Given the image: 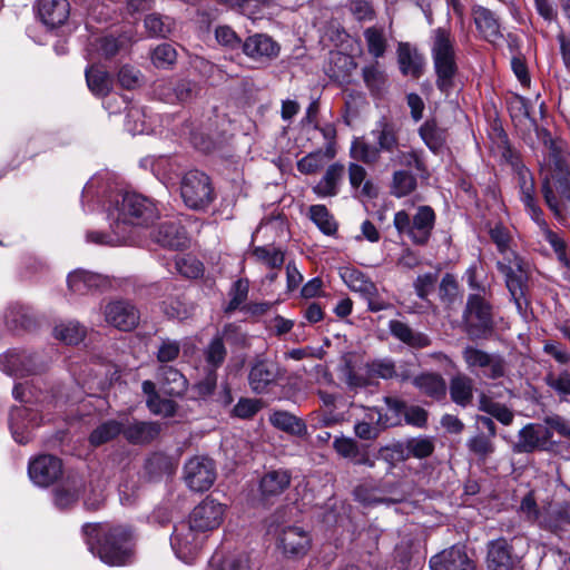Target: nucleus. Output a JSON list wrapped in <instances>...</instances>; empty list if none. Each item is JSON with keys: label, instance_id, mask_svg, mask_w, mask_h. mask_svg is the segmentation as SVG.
<instances>
[{"label": "nucleus", "instance_id": "obj_22", "mask_svg": "<svg viewBox=\"0 0 570 570\" xmlns=\"http://www.w3.org/2000/svg\"><path fill=\"white\" fill-rule=\"evenodd\" d=\"M432 570H474V562L461 547L453 546L430 560Z\"/></svg>", "mask_w": 570, "mask_h": 570}, {"label": "nucleus", "instance_id": "obj_9", "mask_svg": "<svg viewBox=\"0 0 570 570\" xmlns=\"http://www.w3.org/2000/svg\"><path fill=\"white\" fill-rule=\"evenodd\" d=\"M462 357L468 370L471 372L481 371L482 375L489 380H498L505 375L507 362L500 354L488 353L468 345L462 351Z\"/></svg>", "mask_w": 570, "mask_h": 570}, {"label": "nucleus", "instance_id": "obj_34", "mask_svg": "<svg viewBox=\"0 0 570 570\" xmlns=\"http://www.w3.org/2000/svg\"><path fill=\"white\" fill-rule=\"evenodd\" d=\"M291 483V474L286 470H273L264 474L259 483L261 494L269 499L282 494Z\"/></svg>", "mask_w": 570, "mask_h": 570}, {"label": "nucleus", "instance_id": "obj_7", "mask_svg": "<svg viewBox=\"0 0 570 570\" xmlns=\"http://www.w3.org/2000/svg\"><path fill=\"white\" fill-rule=\"evenodd\" d=\"M497 268L503 274L513 301L520 306V301L524 298L528 288V265L519 255L511 252L497 263Z\"/></svg>", "mask_w": 570, "mask_h": 570}, {"label": "nucleus", "instance_id": "obj_35", "mask_svg": "<svg viewBox=\"0 0 570 570\" xmlns=\"http://www.w3.org/2000/svg\"><path fill=\"white\" fill-rule=\"evenodd\" d=\"M26 360L31 361L32 356L24 351H9L0 361L1 368L10 375L37 374L38 367L27 365Z\"/></svg>", "mask_w": 570, "mask_h": 570}, {"label": "nucleus", "instance_id": "obj_33", "mask_svg": "<svg viewBox=\"0 0 570 570\" xmlns=\"http://www.w3.org/2000/svg\"><path fill=\"white\" fill-rule=\"evenodd\" d=\"M389 330L396 340L406 344L410 347L423 348L431 344V341L428 337V335L414 331L404 322L392 320L389 323Z\"/></svg>", "mask_w": 570, "mask_h": 570}, {"label": "nucleus", "instance_id": "obj_23", "mask_svg": "<svg viewBox=\"0 0 570 570\" xmlns=\"http://www.w3.org/2000/svg\"><path fill=\"white\" fill-rule=\"evenodd\" d=\"M39 411L27 405L16 406L10 412L9 423L12 436L20 444L29 441L26 430L39 424Z\"/></svg>", "mask_w": 570, "mask_h": 570}, {"label": "nucleus", "instance_id": "obj_32", "mask_svg": "<svg viewBox=\"0 0 570 570\" xmlns=\"http://www.w3.org/2000/svg\"><path fill=\"white\" fill-rule=\"evenodd\" d=\"M344 174L345 168L342 164H332L327 167L321 180L313 187V193L323 198L336 196Z\"/></svg>", "mask_w": 570, "mask_h": 570}, {"label": "nucleus", "instance_id": "obj_26", "mask_svg": "<svg viewBox=\"0 0 570 570\" xmlns=\"http://www.w3.org/2000/svg\"><path fill=\"white\" fill-rule=\"evenodd\" d=\"M38 12L46 26L57 28L67 21L70 6L67 0H39Z\"/></svg>", "mask_w": 570, "mask_h": 570}, {"label": "nucleus", "instance_id": "obj_11", "mask_svg": "<svg viewBox=\"0 0 570 570\" xmlns=\"http://www.w3.org/2000/svg\"><path fill=\"white\" fill-rule=\"evenodd\" d=\"M184 479L187 487L195 492L210 489L216 480V468L207 456H194L184 466Z\"/></svg>", "mask_w": 570, "mask_h": 570}, {"label": "nucleus", "instance_id": "obj_42", "mask_svg": "<svg viewBox=\"0 0 570 570\" xmlns=\"http://www.w3.org/2000/svg\"><path fill=\"white\" fill-rule=\"evenodd\" d=\"M122 421L107 420L92 430L89 435V442L94 446H100L122 434Z\"/></svg>", "mask_w": 570, "mask_h": 570}, {"label": "nucleus", "instance_id": "obj_15", "mask_svg": "<svg viewBox=\"0 0 570 570\" xmlns=\"http://www.w3.org/2000/svg\"><path fill=\"white\" fill-rule=\"evenodd\" d=\"M277 548L287 557L304 556L311 544L309 534L301 527H283L276 533Z\"/></svg>", "mask_w": 570, "mask_h": 570}, {"label": "nucleus", "instance_id": "obj_27", "mask_svg": "<svg viewBox=\"0 0 570 570\" xmlns=\"http://www.w3.org/2000/svg\"><path fill=\"white\" fill-rule=\"evenodd\" d=\"M397 62L402 75L417 79L424 71V58L409 43H400L397 48Z\"/></svg>", "mask_w": 570, "mask_h": 570}, {"label": "nucleus", "instance_id": "obj_25", "mask_svg": "<svg viewBox=\"0 0 570 570\" xmlns=\"http://www.w3.org/2000/svg\"><path fill=\"white\" fill-rule=\"evenodd\" d=\"M151 238L163 247L180 249L187 244V236L180 224L171 220L163 222L151 233Z\"/></svg>", "mask_w": 570, "mask_h": 570}, {"label": "nucleus", "instance_id": "obj_46", "mask_svg": "<svg viewBox=\"0 0 570 570\" xmlns=\"http://www.w3.org/2000/svg\"><path fill=\"white\" fill-rule=\"evenodd\" d=\"M145 28L151 37H168L174 28L175 21L168 16H161L159 13H150L145 18Z\"/></svg>", "mask_w": 570, "mask_h": 570}, {"label": "nucleus", "instance_id": "obj_6", "mask_svg": "<svg viewBox=\"0 0 570 570\" xmlns=\"http://www.w3.org/2000/svg\"><path fill=\"white\" fill-rule=\"evenodd\" d=\"M180 196L187 207L204 209L214 199L209 177L199 170L186 173L180 183Z\"/></svg>", "mask_w": 570, "mask_h": 570}, {"label": "nucleus", "instance_id": "obj_58", "mask_svg": "<svg viewBox=\"0 0 570 570\" xmlns=\"http://www.w3.org/2000/svg\"><path fill=\"white\" fill-rule=\"evenodd\" d=\"M375 415L377 416L376 423L380 424L382 414L376 409H371V412L367 414L368 422H357L354 425L355 435L362 440H374L379 436L380 430L372 424L375 420Z\"/></svg>", "mask_w": 570, "mask_h": 570}, {"label": "nucleus", "instance_id": "obj_3", "mask_svg": "<svg viewBox=\"0 0 570 570\" xmlns=\"http://www.w3.org/2000/svg\"><path fill=\"white\" fill-rule=\"evenodd\" d=\"M83 531L91 538L97 528L86 524ZM88 544L90 550L97 552L100 560L109 566H124L132 556L130 532L124 527L109 528L101 533L96 547L91 539L88 540Z\"/></svg>", "mask_w": 570, "mask_h": 570}, {"label": "nucleus", "instance_id": "obj_29", "mask_svg": "<svg viewBox=\"0 0 570 570\" xmlns=\"http://www.w3.org/2000/svg\"><path fill=\"white\" fill-rule=\"evenodd\" d=\"M473 18L478 30L482 33L485 40L497 43L503 38L500 30L499 19L494 12L484 7H476L473 9Z\"/></svg>", "mask_w": 570, "mask_h": 570}, {"label": "nucleus", "instance_id": "obj_31", "mask_svg": "<svg viewBox=\"0 0 570 570\" xmlns=\"http://www.w3.org/2000/svg\"><path fill=\"white\" fill-rule=\"evenodd\" d=\"M157 377L164 393L171 396L183 395L188 386L186 377L175 367L161 365L158 367Z\"/></svg>", "mask_w": 570, "mask_h": 570}, {"label": "nucleus", "instance_id": "obj_64", "mask_svg": "<svg viewBox=\"0 0 570 570\" xmlns=\"http://www.w3.org/2000/svg\"><path fill=\"white\" fill-rule=\"evenodd\" d=\"M547 384L553 389L561 397V400L570 402V373L563 372L558 376L548 375Z\"/></svg>", "mask_w": 570, "mask_h": 570}, {"label": "nucleus", "instance_id": "obj_36", "mask_svg": "<svg viewBox=\"0 0 570 570\" xmlns=\"http://www.w3.org/2000/svg\"><path fill=\"white\" fill-rule=\"evenodd\" d=\"M450 396L456 405L466 407L472 403L474 384L465 374H456L450 380Z\"/></svg>", "mask_w": 570, "mask_h": 570}, {"label": "nucleus", "instance_id": "obj_20", "mask_svg": "<svg viewBox=\"0 0 570 570\" xmlns=\"http://www.w3.org/2000/svg\"><path fill=\"white\" fill-rule=\"evenodd\" d=\"M517 179L520 200L523 203L525 210L534 222L542 223L541 216L543 213L537 202L535 184L532 174L522 166L517 170Z\"/></svg>", "mask_w": 570, "mask_h": 570}, {"label": "nucleus", "instance_id": "obj_4", "mask_svg": "<svg viewBox=\"0 0 570 570\" xmlns=\"http://www.w3.org/2000/svg\"><path fill=\"white\" fill-rule=\"evenodd\" d=\"M108 217L120 225L148 226L158 217L155 204L137 193H126L108 208Z\"/></svg>", "mask_w": 570, "mask_h": 570}, {"label": "nucleus", "instance_id": "obj_5", "mask_svg": "<svg viewBox=\"0 0 570 570\" xmlns=\"http://www.w3.org/2000/svg\"><path fill=\"white\" fill-rule=\"evenodd\" d=\"M435 223V213L430 206H420L413 217L405 210L396 212L393 224L399 234L406 235L415 245H425Z\"/></svg>", "mask_w": 570, "mask_h": 570}, {"label": "nucleus", "instance_id": "obj_43", "mask_svg": "<svg viewBox=\"0 0 570 570\" xmlns=\"http://www.w3.org/2000/svg\"><path fill=\"white\" fill-rule=\"evenodd\" d=\"M308 215L322 233L327 236L336 234L338 225L325 205H312L308 209Z\"/></svg>", "mask_w": 570, "mask_h": 570}, {"label": "nucleus", "instance_id": "obj_59", "mask_svg": "<svg viewBox=\"0 0 570 570\" xmlns=\"http://www.w3.org/2000/svg\"><path fill=\"white\" fill-rule=\"evenodd\" d=\"M364 38L367 45L368 52L375 58H380L386 50V39L383 31L371 27L364 31Z\"/></svg>", "mask_w": 570, "mask_h": 570}, {"label": "nucleus", "instance_id": "obj_47", "mask_svg": "<svg viewBox=\"0 0 570 570\" xmlns=\"http://www.w3.org/2000/svg\"><path fill=\"white\" fill-rule=\"evenodd\" d=\"M420 136L433 153H438L446 140L445 130L438 127L434 121L424 122L420 128Z\"/></svg>", "mask_w": 570, "mask_h": 570}, {"label": "nucleus", "instance_id": "obj_18", "mask_svg": "<svg viewBox=\"0 0 570 570\" xmlns=\"http://www.w3.org/2000/svg\"><path fill=\"white\" fill-rule=\"evenodd\" d=\"M487 563L490 570H513L519 563V558L511 543L504 538H499L488 544Z\"/></svg>", "mask_w": 570, "mask_h": 570}, {"label": "nucleus", "instance_id": "obj_38", "mask_svg": "<svg viewBox=\"0 0 570 570\" xmlns=\"http://www.w3.org/2000/svg\"><path fill=\"white\" fill-rule=\"evenodd\" d=\"M269 422L276 429L292 435L302 436L307 432L305 422L287 411H274L269 416Z\"/></svg>", "mask_w": 570, "mask_h": 570}, {"label": "nucleus", "instance_id": "obj_30", "mask_svg": "<svg viewBox=\"0 0 570 570\" xmlns=\"http://www.w3.org/2000/svg\"><path fill=\"white\" fill-rule=\"evenodd\" d=\"M412 384L425 396L435 401L443 400L446 395L445 380L434 372H425L416 375Z\"/></svg>", "mask_w": 570, "mask_h": 570}, {"label": "nucleus", "instance_id": "obj_54", "mask_svg": "<svg viewBox=\"0 0 570 570\" xmlns=\"http://www.w3.org/2000/svg\"><path fill=\"white\" fill-rule=\"evenodd\" d=\"M331 63L333 65L328 75L336 80L344 79L355 68V62L352 57L342 52L332 53Z\"/></svg>", "mask_w": 570, "mask_h": 570}, {"label": "nucleus", "instance_id": "obj_48", "mask_svg": "<svg viewBox=\"0 0 570 570\" xmlns=\"http://www.w3.org/2000/svg\"><path fill=\"white\" fill-rule=\"evenodd\" d=\"M208 570H249L248 559L245 554H230L223 558L219 553H215Z\"/></svg>", "mask_w": 570, "mask_h": 570}, {"label": "nucleus", "instance_id": "obj_2", "mask_svg": "<svg viewBox=\"0 0 570 570\" xmlns=\"http://www.w3.org/2000/svg\"><path fill=\"white\" fill-rule=\"evenodd\" d=\"M431 56L436 75L435 85L441 92L449 96L454 88L459 70L455 40L450 29L439 27L432 31Z\"/></svg>", "mask_w": 570, "mask_h": 570}, {"label": "nucleus", "instance_id": "obj_56", "mask_svg": "<svg viewBox=\"0 0 570 570\" xmlns=\"http://www.w3.org/2000/svg\"><path fill=\"white\" fill-rule=\"evenodd\" d=\"M407 455L416 459H424L430 456L434 451V442L432 438L419 436L409 439L405 443Z\"/></svg>", "mask_w": 570, "mask_h": 570}, {"label": "nucleus", "instance_id": "obj_44", "mask_svg": "<svg viewBox=\"0 0 570 570\" xmlns=\"http://www.w3.org/2000/svg\"><path fill=\"white\" fill-rule=\"evenodd\" d=\"M86 80L88 88L96 96H106L111 90L112 80L110 76L95 66L86 70Z\"/></svg>", "mask_w": 570, "mask_h": 570}, {"label": "nucleus", "instance_id": "obj_63", "mask_svg": "<svg viewBox=\"0 0 570 570\" xmlns=\"http://www.w3.org/2000/svg\"><path fill=\"white\" fill-rule=\"evenodd\" d=\"M367 374L371 377L389 380L396 376L395 364L391 360H376L367 364Z\"/></svg>", "mask_w": 570, "mask_h": 570}, {"label": "nucleus", "instance_id": "obj_21", "mask_svg": "<svg viewBox=\"0 0 570 570\" xmlns=\"http://www.w3.org/2000/svg\"><path fill=\"white\" fill-rule=\"evenodd\" d=\"M105 317L109 324L122 331L134 328L139 321L138 311L126 301L109 303L105 308Z\"/></svg>", "mask_w": 570, "mask_h": 570}, {"label": "nucleus", "instance_id": "obj_60", "mask_svg": "<svg viewBox=\"0 0 570 570\" xmlns=\"http://www.w3.org/2000/svg\"><path fill=\"white\" fill-rule=\"evenodd\" d=\"M163 311L170 318L185 320L190 316L193 306L180 297H173L163 302Z\"/></svg>", "mask_w": 570, "mask_h": 570}, {"label": "nucleus", "instance_id": "obj_51", "mask_svg": "<svg viewBox=\"0 0 570 570\" xmlns=\"http://www.w3.org/2000/svg\"><path fill=\"white\" fill-rule=\"evenodd\" d=\"M351 157L367 165L376 164L380 159V149L363 139H355L351 146Z\"/></svg>", "mask_w": 570, "mask_h": 570}, {"label": "nucleus", "instance_id": "obj_49", "mask_svg": "<svg viewBox=\"0 0 570 570\" xmlns=\"http://www.w3.org/2000/svg\"><path fill=\"white\" fill-rule=\"evenodd\" d=\"M362 75L366 87L373 95L379 96L383 92L386 85V76L377 62L364 67Z\"/></svg>", "mask_w": 570, "mask_h": 570}, {"label": "nucleus", "instance_id": "obj_39", "mask_svg": "<svg viewBox=\"0 0 570 570\" xmlns=\"http://www.w3.org/2000/svg\"><path fill=\"white\" fill-rule=\"evenodd\" d=\"M4 322L11 330H31L36 326V318L30 308L18 303L7 308Z\"/></svg>", "mask_w": 570, "mask_h": 570}, {"label": "nucleus", "instance_id": "obj_50", "mask_svg": "<svg viewBox=\"0 0 570 570\" xmlns=\"http://www.w3.org/2000/svg\"><path fill=\"white\" fill-rule=\"evenodd\" d=\"M227 355V350L220 336H215L204 350V356L209 371L216 372L222 366Z\"/></svg>", "mask_w": 570, "mask_h": 570}, {"label": "nucleus", "instance_id": "obj_14", "mask_svg": "<svg viewBox=\"0 0 570 570\" xmlns=\"http://www.w3.org/2000/svg\"><path fill=\"white\" fill-rule=\"evenodd\" d=\"M552 439V432L549 428L529 423L518 433V441L513 444L515 453H532L537 450H544Z\"/></svg>", "mask_w": 570, "mask_h": 570}, {"label": "nucleus", "instance_id": "obj_57", "mask_svg": "<svg viewBox=\"0 0 570 570\" xmlns=\"http://www.w3.org/2000/svg\"><path fill=\"white\" fill-rule=\"evenodd\" d=\"M249 283L247 279L239 278L233 283V286L228 293L230 297L227 306L225 307L226 313H232L237 309L248 296Z\"/></svg>", "mask_w": 570, "mask_h": 570}, {"label": "nucleus", "instance_id": "obj_55", "mask_svg": "<svg viewBox=\"0 0 570 570\" xmlns=\"http://www.w3.org/2000/svg\"><path fill=\"white\" fill-rule=\"evenodd\" d=\"M253 255L269 268H281L285 259L284 253L273 245L256 247Z\"/></svg>", "mask_w": 570, "mask_h": 570}, {"label": "nucleus", "instance_id": "obj_41", "mask_svg": "<svg viewBox=\"0 0 570 570\" xmlns=\"http://www.w3.org/2000/svg\"><path fill=\"white\" fill-rule=\"evenodd\" d=\"M377 148L381 151L394 154L399 150V136L394 126L386 121H380L376 129L372 131Z\"/></svg>", "mask_w": 570, "mask_h": 570}, {"label": "nucleus", "instance_id": "obj_40", "mask_svg": "<svg viewBox=\"0 0 570 570\" xmlns=\"http://www.w3.org/2000/svg\"><path fill=\"white\" fill-rule=\"evenodd\" d=\"M83 489V481L79 476L68 478L60 487L55 490V503L65 509L75 503L80 491Z\"/></svg>", "mask_w": 570, "mask_h": 570}, {"label": "nucleus", "instance_id": "obj_28", "mask_svg": "<svg viewBox=\"0 0 570 570\" xmlns=\"http://www.w3.org/2000/svg\"><path fill=\"white\" fill-rule=\"evenodd\" d=\"M68 287L76 294H86L92 289L108 286V279L100 275L83 269H77L68 275Z\"/></svg>", "mask_w": 570, "mask_h": 570}, {"label": "nucleus", "instance_id": "obj_45", "mask_svg": "<svg viewBox=\"0 0 570 570\" xmlns=\"http://www.w3.org/2000/svg\"><path fill=\"white\" fill-rule=\"evenodd\" d=\"M479 410L493 416L503 425H510L514 419L513 412L507 405L494 402L484 394L479 397Z\"/></svg>", "mask_w": 570, "mask_h": 570}, {"label": "nucleus", "instance_id": "obj_1", "mask_svg": "<svg viewBox=\"0 0 570 570\" xmlns=\"http://www.w3.org/2000/svg\"><path fill=\"white\" fill-rule=\"evenodd\" d=\"M541 193L556 217L570 214V169L566 153L551 141L541 165Z\"/></svg>", "mask_w": 570, "mask_h": 570}, {"label": "nucleus", "instance_id": "obj_52", "mask_svg": "<svg viewBox=\"0 0 570 570\" xmlns=\"http://www.w3.org/2000/svg\"><path fill=\"white\" fill-rule=\"evenodd\" d=\"M416 188V178L406 170H397L393 174L391 193L395 197H404L410 195Z\"/></svg>", "mask_w": 570, "mask_h": 570}, {"label": "nucleus", "instance_id": "obj_17", "mask_svg": "<svg viewBox=\"0 0 570 570\" xmlns=\"http://www.w3.org/2000/svg\"><path fill=\"white\" fill-rule=\"evenodd\" d=\"M61 474V461L53 455H40L29 464L30 479L40 487H48Z\"/></svg>", "mask_w": 570, "mask_h": 570}, {"label": "nucleus", "instance_id": "obj_12", "mask_svg": "<svg viewBox=\"0 0 570 570\" xmlns=\"http://www.w3.org/2000/svg\"><path fill=\"white\" fill-rule=\"evenodd\" d=\"M466 332L472 338H480L492 327L491 306L479 295H471L464 313Z\"/></svg>", "mask_w": 570, "mask_h": 570}, {"label": "nucleus", "instance_id": "obj_62", "mask_svg": "<svg viewBox=\"0 0 570 570\" xmlns=\"http://www.w3.org/2000/svg\"><path fill=\"white\" fill-rule=\"evenodd\" d=\"M341 371L344 382L346 383L350 391L357 393L358 390L370 385L368 377L355 372L354 366L350 361L345 362Z\"/></svg>", "mask_w": 570, "mask_h": 570}, {"label": "nucleus", "instance_id": "obj_24", "mask_svg": "<svg viewBox=\"0 0 570 570\" xmlns=\"http://www.w3.org/2000/svg\"><path fill=\"white\" fill-rule=\"evenodd\" d=\"M122 435L131 444H148L155 441L161 432V425L157 422L129 421L128 419L122 420Z\"/></svg>", "mask_w": 570, "mask_h": 570}, {"label": "nucleus", "instance_id": "obj_8", "mask_svg": "<svg viewBox=\"0 0 570 570\" xmlns=\"http://www.w3.org/2000/svg\"><path fill=\"white\" fill-rule=\"evenodd\" d=\"M340 274L345 285L352 292L358 293L367 302V308L371 312L375 313L391 307V304L381 297L375 283L363 272L345 267Z\"/></svg>", "mask_w": 570, "mask_h": 570}, {"label": "nucleus", "instance_id": "obj_10", "mask_svg": "<svg viewBox=\"0 0 570 570\" xmlns=\"http://www.w3.org/2000/svg\"><path fill=\"white\" fill-rule=\"evenodd\" d=\"M206 538L207 535L187 519L174 527L170 546L177 558L188 563L197 554Z\"/></svg>", "mask_w": 570, "mask_h": 570}, {"label": "nucleus", "instance_id": "obj_61", "mask_svg": "<svg viewBox=\"0 0 570 570\" xmlns=\"http://www.w3.org/2000/svg\"><path fill=\"white\" fill-rule=\"evenodd\" d=\"M489 235L491 240L495 244L499 253L507 256L510 249L512 237L510 230L504 225L498 223L489 228Z\"/></svg>", "mask_w": 570, "mask_h": 570}, {"label": "nucleus", "instance_id": "obj_16", "mask_svg": "<svg viewBox=\"0 0 570 570\" xmlns=\"http://www.w3.org/2000/svg\"><path fill=\"white\" fill-rule=\"evenodd\" d=\"M279 50V45L265 33L248 36L242 43L243 53L259 63H266L275 59Z\"/></svg>", "mask_w": 570, "mask_h": 570}, {"label": "nucleus", "instance_id": "obj_37", "mask_svg": "<svg viewBox=\"0 0 570 570\" xmlns=\"http://www.w3.org/2000/svg\"><path fill=\"white\" fill-rule=\"evenodd\" d=\"M541 522L546 529L561 537L570 530V504L550 507Z\"/></svg>", "mask_w": 570, "mask_h": 570}, {"label": "nucleus", "instance_id": "obj_53", "mask_svg": "<svg viewBox=\"0 0 570 570\" xmlns=\"http://www.w3.org/2000/svg\"><path fill=\"white\" fill-rule=\"evenodd\" d=\"M53 334L66 344H78L85 337V328L78 322H67L57 325Z\"/></svg>", "mask_w": 570, "mask_h": 570}, {"label": "nucleus", "instance_id": "obj_13", "mask_svg": "<svg viewBox=\"0 0 570 570\" xmlns=\"http://www.w3.org/2000/svg\"><path fill=\"white\" fill-rule=\"evenodd\" d=\"M225 505L214 499L206 498L190 512L188 520L205 535L223 523Z\"/></svg>", "mask_w": 570, "mask_h": 570}, {"label": "nucleus", "instance_id": "obj_19", "mask_svg": "<svg viewBox=\"0 0 570 570\" xmlns=\"http://www.w3.org/2000/svg\"><path fill=\"white\" fill-rule=\"evenodd\" d=\"M279 376V367L274 362L256 360L248 374L249 386L257 394L265 393L271 385L278 381Z\"/></svg>", "mask_w": 570, "mask_h": 570}]
</instances>
